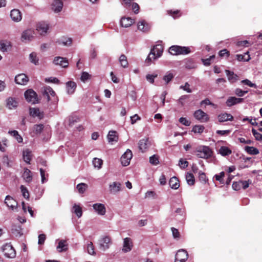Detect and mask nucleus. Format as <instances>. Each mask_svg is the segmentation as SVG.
Listing matches in <instances>:
<instances>
[{
  "instance_id": "obj_1",
  "label": "nucleus",
  "mask_w": 262,
  "mask_h": 262,
  "mask_svg": "<svg viewBox=\"0 0 262 262\" xmlns=\"http://www.w3.org/2000/svg\"><path fill=\"white\" fill-rule=\"evenodd\" d=\"M163 51V47L162 45L157 44L154 46L153 48L150 50L145 62L149 63L148 64H149L152 60H155L160 57L162 55Z\"/></svg>"
},
{
  "instance_id": "obj_2",
  "label": "nucleus",
  "mask_w": 262,
  "mask_h": 262,
  "mask_svg": "<svg viewBox=\"0 0 262 262\" xmlns=\"http://www.w3.org/2000/svg\"><path fill=\"white\" fill-rule=\"evenodd\" d=\"M189 47L179 46H172L169 49V53L173 55H186L190 53Z\"/></svg>"
},
{
  "instance_id": "obj_3",
  "label": "nucleus",
  "mask_w": 262,
  "mask_h": 262,
  "mask_svg": "<svg viewBox=\"0 0 262 262\" xmlns=\"http://www.w3.org/2000/svg\"><path fill=\"white\" fill-rule=\"evenodd\" d=\"M33 29H27L23 31L21 34L20 40L24 43H28L33 40L35 37Z\"/></svg>"
},
{
  "instance_id": "obj_4",
  "label": "nucleus",
  "mask_w": 262,
  "mask_h": 262,
  "mask_svg": "<svg viewBox=\"0 0 262 262\" xmlns=\"http://www.w3.org/2000/svg\"><path fill=\"white\" fill-rule=\"evenodd\" d=\"M198 157L200 158L207 159L211 156L212 151L210 148L206 146H200L196 150Z\"/></svg>"
},
{
  "instance_id": "obj_5",
  "label": "nucleus",
  "mask_w": 262,
  "mask_h": 262,
  "mask_svg": "<svg viewBox=\"0 0 262 262\" xmlns=\"http://www.w3.org/2000/svg\"><path fill=\"white\" fill-rule=\"evenodd\" d=\"M43 95L47 98L48 101H52L54 102H56L58 101V98L56 96L55 92L50 86H47L45 88Z\"/></svg>"
},
{
  "instance_id": "obj_6",
  "label": "nucleus",
  "mask_w": 262,
  "mask_h": 262,
  "mask_svg": "<svg viewBox=\"0 0 262 262\" xmlns=\"http://www.w3.org/2000/svg\"><path fill=\"white\" fill-rule=\"evenodd\" d=\"M111 244V238L108 236H104L101 237L99 241V249L103 251L107 250Z\"/></svg>"
},
{
  "instance_id": "obj_7",
  "label": "nucleus",
  "mask_w": 262,
  "mask_h": 262,
  "mask_svg": "<svg viewBox=\"0 0 262 262\" xmlns=\"http://www.w3.org/2000/svg\"><path fill=\"white\" fill-rule=\"evenodd\" d=\"M2 250L5 256L7 257L12 258L15 257V251L11 245L9 244H5L3 246Z\"/></svg>"
},
{
  "instance_id": "obj_8",
  "label": "nucleus",
  "mask_w": 262,
  "mask_h": 262,
  "mask_svg": "<svg viewBox=\"0 0 262 262\" xmlns=\"http://www.w3.org/2000/svg\"><path fill=\"white\" fill-rule=\"evenodd\" d=\"M26 100L32 104L38 102V99L36 93L31 89L28 90L25 93Z\"/></svg>"
},
{
  "instance_id": "obj_9",
  "label": "nucleus",
  "mask_w": 262,
  "mask_h": 262,
  "mask_svg": "<svg viewBox=\"0 0 262 262\" xmlns=\"http://www.w3.org/2000/svg\"><path fill=\"white\" fill-rule=\"evenodd\" d=\"M188 254L184 249L178 250L175 256V262H185L188 259Z\"/></svg>"
},
{
  "instance_id": "obj_10",
  "label": "nucleus",
  "mask_w": 262,
  "mask_h": 262,
  "mask_svg": "<svg viewBox=\"0 0 262 262\" xmlns=\"http://www.w3.org/2000/svg\"><path fill=\"white\" fill-rule=\"evenodd\" d=\"M133 157L132 152L130 149H127L126 151L121 157V162L123 166H126L130 163L131 159Z\"/></svg>"
},
{
  "instance_id": "obj_11",
  "label": "nucleus",
  "mask_w": 262,
  "mask_h": 262,
  "mask_svg": "<svg viewBox=\"0 0 262 262\" xmlns=\"http://www.w3.org/2000/svg\"><path fill=\"white\" fill-rule=\"evenodd\" d=\"M194 117L201 122H206L209 119L208 115L201 110H198L194 113Z\"/></svg>"
},
{
  "instance_id": "obj_12",
  "label": "nucleus",
  "mask_w": 262,
  "mask_h": 262,
  "mask_svg": "<svg viewBox=\"0 0 262 262\" xmlns=\"http://www.w3.org/2000/svg\"><path fill=\"white\" fill-rule=\"evenodd\" d=\"M10 15L11 19L14 22L18 23L22 19L21 13L18 9H14L12 10Z\"/></svg>"
},
{
  "instance_id": "obj_13",
  "label": "nucleus",
  "mask_w": 262,
  "mask_h": 262,
  "mask_svg": "<svg viewBox=\"0 0 262 262\" xmlns=\"http://www.w3.org/2000/svg\"><path fill=\"white\" fill-rule=\"evenodd\" d=\"M49 28V25L47 24L44 22H41L39 23L36 25V30L41 35H45L47 34Z\"/></svg>"
},
{
  "instance_id": "obj_14",
  "label": "nucleus",
  "mask_w": 262,
  "mask_h": 262,
  "mask_svg": "<svg viewBox=\"0 0 262 262\" xmlns=\"http://www.w3.org/2000/svg\"><path fill=\"white\" fill-rule=\"evenodd\" d=\"M133 247L132 240L129 237H126L123 239L122 251L124 252H128L132 250Z\"/></svg>"
},
{
  "instance_id": "obj_15",
  "label": "nucleus",
  "mask_w": 262,
  "mask_h": 262,
  "mask_svg": "<svg viewBox=\"0 0 262 262\" xmlns=\"http://www.w3.org/2000/svg\"><path fill=\"white\" fill-rule=\"evenodd\" d=\"M29 81V78L25 74H19L15 77V81L18 84L26 85Z\"/></svg>"
},
{
  "instance_id": "obj_16",
  "label": "nucleus",
  "mask_w": 262,
  "mask_h": 262,
  "mask_svg": "<svg viewBox=\"0 0 262 262\" xmlns=\"http://www.w3.org/2000/svg\"><path fill=\"white\" fill-rule=\"evenodd\" d=\"M111 193L116 194L121 190V184L119 182H114L109 185Z\"/></svg>"
},
{
  "instance_id": "obj_17",
  "label": "nucleus",
  "mask_w": 262,
  "mask_h": 262,
  "mask_svg": "<svg viewBox=\"0 0 262 262\" xmlns=\"http://www.w3.org/2000/svg\"><path fill=\"white\" fill-rule=\"evenodd\" d=\"M5 203L8 207L12 210L16 208L17 206V202L16 200L9 195L6 196L5 200Z\"/></svg>"
},
{
  "instance_id": "obj_18",
  "label": "nucleus",
  "mask_w": 262,
  "mask_h": 262,
  "mask_svg": "<svg viewBox=\"0 0 262 262\" xmlns=\"http://www.w3.org/2000/svg\"><path fill=\"white\" fill-rule=\"evenodd\" d=\"M93 209L100 215H103L106 213V208L104 204L96 203L93 205Z\"/></svg>"
},
{
  "instance_id": "obj_19",
  "label": "nucleus",
  "mask_w": 262,
  "mask_h": 262,
  "mask_svg": "<svg viewBox=\"0 0 262 262\" xmlns=\"http://www.w3.org/2000/svg\"><path fill=\"white\" fill-rule=\"evenodd\" d=\"M53 63L55 65L60 66L63 68H66L68 66V61L66 58L60 56L54 58Z\"/></svg>"
},
{
  "instance_id": "obj_20",
  "label": "nucleus",
  "mask_w": 262,
  "mask_h": 262,
  "mask_svg": "<svg viewBox=\"0 0 262 262\" xmlns=\"http://www.w3.org/2000/svg\"><path fill=\"white\" fill-rule=\"evenodd\" d=\"M151 26L145 20L139 21L138 24V29L143 32H148L150 29Z\"/></svg>"
},
{
  "instance_id": "obj_21",
  "label": "nucleus",
  "mask_w": 262,
  "mask_h": 262,
  "mask_svg": "<svg viewBox=\"0 0 262 262\" xmlns=\"http://www.w3.org/2000/svg\"><path fill=\"white\" fill-rule=\"evenodd\" d=\"M63 7V3L61 0H54L52 4V8L54 12H60Z\"/></svg>"
},
{
  "instance_id": "obj_22",
  "label": "nucleus",
  "mask_w": 262,
  "mask_h": 262,
  "mask_svg": "<svg viewBox=\"0 0 262 262\" xmlns=\"http://www.w3.org/2000/svg\"><path fill=\"white\" fill-rule=\"evenodd\" d=\"M217 119L220 122H224L228 121H232L233 117L230 114L224 113L219 115Z\"/></svg>"
},
{
  "instance_id": "obj_23",
  "label": "nucleus",
  "mask_w": 262,
  "mask_h": 262,
  "mask_svg": "<svg viewBox=\"0 0 262 262\" xmlns=\"http://www.w3.org/2000/svg\"><path fill=\"white\" fill-rule=\"evenodd\" d=\"M243 101V98H236L235 97H229L227 100L226 104L228 106H231L235 104L240 103Z\"/></svg>"
},
{
  "instance_id": "obj_24",
  "label": "nucleus",
  "mask_w": 262,
  "mask_h": 262,
  "mask_svg": "<svg viewBox=\"0 0 262 262\" xmlns=\"http://www.w3.org/2000/svg\"><path fill=\"white\" fill-rule=\"evenodd\" d=\"M29 113L30 116L33 117H37L39 119H41L43 117V113L41 112L38 108H30Z\"/></svg>"
},
{
  "instance_id": "obj_25",
  "label": "nucleus",
  "mask_w": 262,
  "mask_h": 262,
  "mask_svg": "<svg viewBox=\"0 0 262 262\" xmlns=\"http://www.w3.org/2000/svg\"><path fill=\"white\" fill-rule=\"evenodd\" d=\"M134 22V20L130 17H122L120 24L122 27L127 28L130 27Z\"/></svg>"
},
{
  "instance_id": "obj_26",
  "label": "nucleus",
  "mask_w": 262,
  "mask_h": 262,
  "mask_svg": "<svg viewBox=\"0 0 262 262\" xmlns=\"http://www.w3.org/2000/svg\"><path fill=\"white\" fill-rule=\"evenodd\" d=\"M77 85L74 81H68L66 83L67 93L69 94H72L74 93Z\"/></svg>"
},
{
  "instance_id": "obj_27",
  "label": "nucleus",
  "mask_w": 262,
  "mask_h": 262,
  "mask_svg": "<svg viewBox=\"0 0 262 262\" xmlns=\"http://www.w3.org/2000/svg\"><path fill=\"white\" fill-rule=\"evenodd\" d=\"M22 177L25 182L27 183H30L32 180V175L31 171L27 168L24 169V171Z\"/></svg>"
},
{
  "instance_id": "obj_28",
  "label": "nucleus",
  "mask_w": 262,
  "mask_h": 262,
  "mask_svg": "<svg viewBox=\"0 0 262 262\" xmlns=\"http://www.w3.org/2000/svg\"><path fill=\"white\" fill-rule=\"evenodd\" d=\"M169 184L170 187L173 189H177L180 187L179 181L176 177H173L170 178Z\"/></svg>"
},
{
  "instance_id": "obj_29",
  "label": "nucleus",
  "mask_w": 262,
  "mask_h": 262,
  "mask_svg": "<svg viewBox=\"0 0 262 262\" xmlns=\"http://www.w3.org/2000/svg\"><path fill=\"white\" fill-rule=\"evenodd\" d=\"M68 249V244L65 240H61L59 242L57 246V250L59 252L66 251Z\"/></svg>"
},
{
  "instance_id": "obj_30",
  "label": "nucleus",
  "mask_w": 262,
  "mask_h": 262,
  "mask_svg": "<svg viewBox=\"0 0 262 262\" xmlns=\"http://www.w3.org/2000/svg\"><path fill=\"white\" fill-rule=\"evenodd\" d=\"M148 139H143L139 142V148L142 152H144L148 147Z\"/></svg>"
},
{
  "instance_id": "obj_31",
  "label": "nucleus",
  "mask_w": 262,
  "mask_h": 262,
  "mask_svg": "<svg viewBox=\"0 0 262 262\" xmlns=\"http://www.w3.org/2000/svg\"><path fill=\"white\" fill-rule=\"evenodd\" d=\"M228 79L231 82H234L237 80V76L233 72L226 70L225 71Z\"/></svg>"
},
{
  "instance_id": "obj_32",
  "label": "nucleus",
  "mask_w": 262,
  "mask_h": 262,
  "mask_svg": "<svg viewBox=\"0 0 262 262\" xmlns=\"http://www.w3.org/2000/svg\"><path fill=\"white\" fill-rule=\"evenodd\" d=\"M17 105V102L16 100L12 97L9 98L7 100V106L9 109L15 108Z\"/></svg>"
},
{
  "instance_id": "obj_33",
  "label": "nucleus",
  "mask_w": 262,
  "mask_h": 262,
  "mask_svg": "<svg viewBox=\"0 0 262 262\" xmlns=\"http://www.w3.org/2000/svg\"><path fill=\"white\" fill-rule=\"evenodd\" d=\"M245 150L251 155H256L259 154L258 149L253 146H246L245 147Z\"/></svg>"
},
{
  "instance_id": "obj_34",
  "label": "nucleus",
  "mask_w": 262,
  "mask_h": 262,
  "mask_svg": "<svg viewBox=\"0 0 262 262\" xmlns=\"http://www.w3.org/2000/svg\"><path fill=\"white\" fill-rule=\"evenodd\" d=\"M8 134L15 138L18 143L23 142V139L17 130H9Z\"/></svg>"
},
{
  "instance_id": "obj_35",
  "label": "nucleus",
  "mask_w": 262,
  "mask_h": 262,
  "mask_svg": "<svg viewBox=\"0 0 262 262\" xmlns=\"http://www.w3.org/2000/svg\"><path fill=\"white\" fill-rule=\"evenodd\" d=\"M117 133L115 131H110L107 135V139L109 142L117 141L118 137L117 136Z\"/></svg>"
},
{
  "instance_id": "obj_36",
  "label": "nucleus",
  "mask_w": 262,
  "mask_h": 262,
  "mask_svg": "<svg viewBox=\"0 0 262 262\" xmlns=\"http://www.w3.org/2000/svg\"><path fill=\"white\" fill-rule=\"evenodd\" d=\"M23 155L25 162H26L27 163L29 164L31 160L32 157L31 151L29 150L28 149L24 150Z\"/></svg>"
},
{
  "instance_id": "obj_37",
  "label": "nucleus",
  "mask_w": 262,
  "mask_h": 262,
  "mask_svg": "<svg viewBox=\"0 0 262 262\" xmlns=\"http://www.w3.org/2000/svg\"><path fill=\"white\" fill-rule=\"evenodd\" d=\"M231 152V150L226 146H222L219 149V153L223 156H229Z\"/></svg>"
},
{
  "instance_id": "obj_38",
  "label": "nucleus",
  "mask_w": 262,
  "mask_h": 262,
  "mask_svg": "<svg viewBox=\"0 0 262 262\" xmlns=\"http://www.w3.org/2000/svg\"><path fill=\"white\" fill-rule=\"evenodd\" d=\"M236 59L238 61H248L250 59V57L249 53L247 52L244 54L236 55Z\"/></svg>"
},
{
  "instance_id": "obj_39",
  "label": "nucleus",
  "mask_w": 262,
  "mask_h": 262,
  "mask_svg": "<svg viewBox=\"0 0 262 262\" xmlns=\"http://www.w3.org/2000/svg\"><path fill=\"white\" fill-rule=\"evenodd\" d=\"M174 74L170 72H167L163 77L165 84H168L174 77Z\"/></svg>"
},
{
  "instance_id": "obj_40",
  "label": "nucleus",
  "mask_w": 262,
  "mask_h": 262,
  "mask_svg": "<svg viewBox=\"0 0 262 262\" xmlns=\"http://www.w3.org/2000/svg\"><path fill=\"white\" fill-rule=\"evenodd\" d=\"M186 180L189 185H193L194 184V177L192 173H187L186 175Z\"/></svg>"
},
{
  "instance_id": "obj_41",
  "label": "nucleus",
  "mask_w": 262,
  "mask_h": 262,
  "mask_svg": "<svg viewBox=\"0 0 262 262\" xmlns=\"http://www.w3.org/2000/svg\"><path fill=\"white\" fill-rule=\"evenodd\" d=\"M73 211L76 214L78 217L82 216V209L79 205L75 204L73 207Z\"/></svg>"
},
{
  "instance_id": "obj_42",
  "label": "nucleus",
  "mask_w": 262,
  "mask_h": 262,
  "mask_svg": "<svg viewBox=\"0 0 262 262\" xmlns=\"http://www.w3.org/2000/svg\"><path fill=\"white\" fill-rule=\"evenodd\" d=\"M43 128H44V126L42 124L35 125L33 127V133L35 134H39L42 131Z\"/></svg>"
},
{
  "instance_id": "obj_43",
  "label": "nucleus",
  "mask_w": 262,
  "mask_h": 262,
  "mask_svg": "<svg viewBox=\"0 0 262 262\" xmlns=\"http://www.w3.org/2000/svg\"><path fill=\"white\" fill-rule=\"evenodd\" d=\"M102 163L103 161L101 159L95 158L93 160V164L94 167L98 169H100L101 168Z\"/></svg>"
},
{
  "instance_id": "obj_44",
  "label": "nucleus",
  "mask_w": 262,
  "mask_h": 262,
  "mask_svg": "<svg viewBox=\"0 0 262 262\" xmlns=\"http://www.w3.org/2000/svg\"><path fill=\"white\" fill-rule=\"evenodd\" d=\"M29 58L30 61L34 64H37L38 63V58L37 57L36 53L35 52L31 53L29 55Z\"/></svg>"
},
{
  "instance_id": "obj_45",
  "label": "nucleus",
  "mask_w": 262,
  "mask_h": 262,
  "mask_svg": "<svg viewBox=\"0 0 262 262\" xmlns=\"http://www.w3.org/2000/svg\"><path fill=\"white\" fill-rule=\"evenodd\" d=\"M88 187V185L85 183H80L77 185V189L80 193H83Z\"/></svg>"
},
{
  "instance_id": "obj_46",
  "label": "nucleus",
  "mask_w": 262,
  "mask_h": 262,
  "mask_svg": "<svg viewBox=\"0 0 262 262\" xmlns=\"http://www.w3.org/2000/svg\"><path fill=\"white\" fill-rule=\"evenodd\" d=\"M10 47V43L9 42L1 41L0 42V50L3 52L7 51L8 48Z\"/></svg>"
},
{
  "instance_id": "obj_47",
  "label": "nucleus",
  "mask_w": 262,
  "mask_h": 262,
  "mask_svg": "<svg viewBox=\"0 0 262 262\" xmlns=\"http://www.w3.org/2000/svg\"><path fill=\"white\" fill-rule=\"evenodd\" d=\"M204 128L203 125H196L193 127L192 131L195 133L201 134L203 132Z\"/></svg>"
},
{
  "instance_id": "obj_48",
  "label": "nucleus",
  "mask_w": 262,
  "mask_h": 262,
  "mask_svg": "<svg viewBox=\"0 0 262 262\" xmlns=\"http://www.w3.org/2000/svg\"><path fill=\"white\" fill-rule=\"evenodd\" d=\"M87 251L88 253L92 255H95L96 252L94 250V246L92 242L89 243L87 245Z\"/></svg>"
},
{
  "instance_id": "obj_49",
  "label": "nucleus",
  "mask_w": 262,
  "mask_h": 262,
  "mask_svg": "<svg viewBox=\"0 0 262 262\" xmlns=\"http://www.w3.org/2000/svg\"><path fill=\"white\" fill-rule=\"evenodd\" d=\"M20 188L23 196L26 199H29V193L27 188L23 185H21Z\"/></svg>"
},
{
  "instance_id": "obj_50",
  "label": "nucleus",
  "mask_w": 262,
  "mask_h": 262,
  "mask_svg": "<svg viewBox=\"0 0 262 262\" xmlns=\"http://www.w3.org/2000/svg\"><path fill=\"white\" fill-rule=\"evenodd\" d=\"M225 176V172L224 171L221 172L219 174H215L214 177L216 181H219L221 183H224L223 178Z\"/></svg>"
},
{
  "instance_id": "obj_51",
  "label": "nucleus",
  "mask_w": 262,
  "mask_h": 262,
  "mask_svg": "<svg viewBox=\"0 0 262 262\" xmlns=\"http://www.w3.org/2000/svg\"><path fill=\"white\" fill-rule=\"evenodd\" d=\"M252 133L255 139L258 141H262V134L258 133L255 129L252 128Z\"/></svg>"
},
{
  "instance_id": "obj_52",
  "label": "nucleus",
  "mask_w": 262,
  "mask_h": 262,
  "mask_svg": "<svg viewBox=\"0 0 262 262\" xmlns=\"http://www.w3.org/2000/svg\"><path fill=\"white\" fill-rule=\"evenodd\" d=\"M91 78V75L86 72H83L81 73L80 79L83 82H85L86 80Z\"/></svg>"
},
{
  "instance_id": "obj_53",
  "label": "nucleus",
  "mask_w": 262,
  "mask_h": 262,
  "mask_svg": "<svg viewBox=\"0 0 262 262\" xmlns=\"http://www.w3.org/2000/svg\"><path fill=\"white\" fill-rule=\"evenodd\" d=\"M180 89L183 90L184 91L187 92V93L192 92V90L190 88V84L188 82H186L184 85H181L180 86Z\"/></svg>"
},
{
  "instance_id": "obj_54",
  "label": "nucleus",
  "mask_w": 262,
  "mask_h": 262,
  "mask_svg": "<svg viewBox=\"0 0 262 262\" xmlns=\"http://www.w3.org/2000/svg\"><path fill=\"white\" fill-rule=\"evenodd\" d=\"M149 162L153 165H157L159 163V159L155 155L151 156L149 158Z\"/></svg>"
},
{
  "instance_id": "obj_55",
  "label": "nucleus",
  "mask_w": 262,
  "mask_h": 262,
  "mask_svg": "<svg viewBox=\"0 0 262 262\" xmlns=\"http://www.w3.org/2000/svg\"><path fill=\"white\" fill-rule=\"evenodd\" d=\"M158 76L157 74H147L146 76V78L148 81L151 83H154L155 81V78Z\"/></svg>"
},
{
  "instance_id": "obj_56",
  "label": "nucleus",
  "mask_w": 262,
  "mask_h": 262,
  "mask_svg": "<svg viewBox=\"0 0 262 262\" xmlns=\"http://www.w3.org/2000/svg\"><path fill=\"white\" fill-rule=\"evenodd\" d=\"M248 92V91H243L242 90L237 88L235 90V94L238 97H242L245 94H247Z\"/></svg>"
},
{
  "instance_id": "obj_57",
  "label": "nucleus",
  "mask_w": 262,
  "mask_h": 262,
  "mask_svg": "<svg viewBox=\"0 0 262 262\" xmlns=\"http://www.w3.org/2000/svg\"><path fill=\"white\" fill-rule=\"evenodd\" d=\"M241 82L242 83L247 85L251 87V88H256V87H257L255 83L251 82V81H250L249 80H248L247 79L242 80Z\"/></svg>"
},
{
  "instance_id": "obj_58",
  "label": "nucleus",
  "mask_w": 262,
  "mask_h": 262,
  "mask_svg": "<svg viewBox=\"0 0 262 262\" xmlns=\"http://www.w3.org/2000/svg\"><path fill=\"white\" fill-rule=\"evenodd\" d=\"M12 233L16 236H20L22 234L21 228L19 226L15 227L12 229Z\"/></svg>"
},
{
  "instance_id": "obj_59",
  "label": "nucleus",
  "mask_w": 262,
  "mask_h": 262,
  "mask_svg": "<svg viewBox=\"0 0 262 262\" xmlns=\"http://www.w3.org/2000/svg\"><path fill=\"white\" fill-rule=\"evenodd\" d=\"M179 122L185 126H188L190 125V121L187 120L186 118L181 117L179 119Z\"/></svg>"
},
{
  "instance_id": "obj_60",
  "label": "nucleus",
  "mask_w": 262,
  "mask_h": 262,
  "mask_svg": "<svg viewBox=\"0 0 262 262\" xmlns=\"http://www.w3.org/2000/svg\"><path fill=\"white\" fill-rule=\"evenodd\" d=\"M179 165L181 168L184 169L188 165V162L187 161H184L182 159H180L179 161Z\"/></svg>"
},
{
  "instance_id": "obj_61",
  "label": "nucleus",
  "mask_w": 262,
  "mask_h": 262,
  "mask_svg": "<svg viewBox=\"0 0 262 262\" xmlns=\"http://www.w3.org/2000/svg\"><path fill=\"white\" fill-rule=\"evenodd\" d=\"M239 184L241 186V188H243L244 189H246L249 186V181H239Z\"/></svg>"
},
{
  "instance_id": "obj_62",
  "label": "nucleus",
  "mask_w": 262,
  "mask_h": 262,
  "mask_svg": "<svg viewBox=\"0 0 262 262\" xmlns=\"http://www.w3.org/2000/svg\"><path fill=\"white\" fill-rule=\"evenodd\" d=\"M199 174L200 181L203 183H205L207 181V179L205 174L203 172H202V171H200Z\"/></svg>"
},
{
  "instance_id": "obj_63",
  "label": "nucleus",
  "mask_w": 262,
  "mask_h": 262,
  "mask_svg": "<svg viewBox=\"0 0 262 262\" xmlns=\"http://www.w3.org/2000/svg\"><path fill=\"white\" fill-rule=\"evenodd\" d=\"M134 0H121L122 5L126 8H128L131 5V2Z\"/></svg>"
},
{
  "instance_id": "obj_64",
  "label": "nucleus",
  "mask_w": 262,
  "mask_h": 262,
  "mask_svg": "<svg viewBox=\"0 0 262 262\" xmlns=\"http://www.w3.org/2000/svg\"><path fill=\"white\" fill-rule=\"evenodd\" d=\"M141 120V118L137 114H135L130 117V122L132 124H135L137 121Z\"/></svg>"
}]
</instances>
